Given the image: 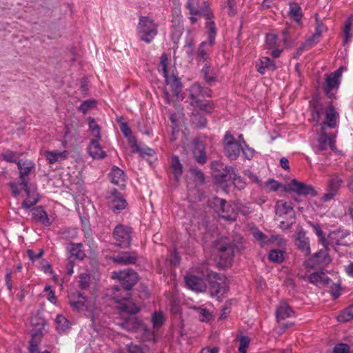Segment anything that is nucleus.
Returning <instances> with one entry per match:
<instances>
[{"instance_id":"f257e3e1","label":"nucleus","mask_w":353,"mask_h":353,"mask_svg":"<svg viewBox=\"0 0 353 353\" xmlns=\"http://www.w3.org/2000/svg\"><path fill=\"white\" fill-rule=\"evenodd\" d=\"M119 317L117 324L128 332H136L141 325V321L134 316L140 310L133 301H125L117 305Z\"/></svg>"},{"instance_id":"f03ea898","label":"nucleus","mask_w":353,"mask_h":353,"mask_svg":"<svg viewBox=\"0 0 353 353\" xmlns=\"http://www.w3.org/2000/svg\"><path fill=\"white\" fill-rule=\"evenodd\" d=\"M214 249L219 258V265L221 268L229 267L232 265L234 254L237 250V245L226 237H222L214 243Z\"/></svg>"},{"instance_id":"7ed1b4c3","label":"nucleus","mask_w":353,"mask_h":353,"mask_svg":"<svg viewBox=\"0 0 353 353\" xmlns=\"http://www.w3.org/2000/svg\"><path fill=\"white\" fill-rule=\"evenodd\" d=\"M158 24L148 16H141L137 25V34L139 39L150 43L158 34Z\"/></svg>"},{"instance_id":"20e7f679","label":"nucleus","mask_w":353,"mask_h":353,"mask_svg":"<svg viewBox=\"0 0 353 353\" xmlns=\"http://www.w3.org/2000/svg\"><path fill=\"white\" fill-rule=\"evenodd\" d=\"M205 280L208 283V290L212 296L219 298L227 290L225 278L214 272H209Z\"/></svg>"},{"instance_id":"39448f33","label":"nucleus","mask_w":353,"mask_h":353,"mask_svg":"<svg viewBox=\"0 0 353 353\" xmlns=\"http://www.w3.org/2000/svg\"><path fill=\"white\" fill-rule=\"evenodd\" d=\"M112 278L119 281V283L116 285L125 289H132L139 280L137 273L131 268L113 272Z\"/></svg>"},{"instance_id":"423d86ee","label":"nucleus","mask_w":353,"mask_h":353,"mask_svg":"<svg viewBox=\"0 0 353 353\" xmlns=\"http://www.w3.org/2000/svg\"><path fill=\"white\" fill-rule=\"evenodd\" d=\"M343 69V67H340L334 72L326 75L323 89L326 97L329 99L334 97V91H336L339 88Z\"/></svg>"},{"instance_id":"0eeeda50","label":"nucleus","mask_w":353,"mask_h":353,"mask_svg":"<svg viewBox=\"0 0 353 353\" xmlns=\"http://www.w3.org/2000/svg\"><path fill=\"white\" fill-rule=\"evenodd\" d=\"M350 236V232L347 230L338 229L332 231L328 235L327 245L332 247L335 250L339 245L348 246L351 244Z\"/></svg>"},{"instance_id":"6e6552de","label":"nucleus","mask_w":353,"mask_h":353,"mask_svg":"<svg viewBox=\"0 0 353 353\" xmlns=\"http://www.w3.org/2000/svg\"><path fill=\"white\" fill-rule=\"evenodd\" d=\"M284 191L288 193L295 192L303 196H315L317 195V192L312 185L299 181L296 179H292L290 183L285 185Z\"/></svg>"},{"instance_id":"1a4fd4ad","label":"nucleus","mask_w":353,"mask_h":353,"mask_svg":"<svg viewBox=\"0 0 353 353\" xmlns=\"http://www.w3.org/2000/svg\"><path fill=\"white\" fill-rule=\"evenodd\" d=\"M325 249L316 252L312 257L304 262L306 268H316L327 266L331 262V258L327 252V245H325Z\"/></svg>"},{"instance_id":"9d476101","label":"nucleus","mask_w":353,"mask_h":353,"mask_svg":"<svg viewBox=\"0 0 353 353\" xmlns=\"http://www.w3.org/2000/svg\"><path fill=\"white\" fill-rule=\"evenodd\" d=\"M336 135L332 134L330 136L327 135L325 131H322L317 134V145L316 147V152H323L327 150L330 147L333 152H336Z\"/></svg>"},{"instance_id":"9b49d317","label":"nucleus","mask_w":353,"mask_h":353,"mask_svg":"<svg viewBox=\"0 0 353 353\" xmlns=\"http://www.w3.org/2000/svg\"><path fill=\"white\" fill-rule=\"evenodd\" d=\"M130 228L123 225H118L113 232L114 239L117 242V245L121 248H127L130 245L131 236Z\"/></svg>"},{"instance_id":"f8f14e48","label":"nucleus","mask_w":353,"mask_h":353,"mask_svg":"<svg viewBox=\"0 0 353 353\" xmlns=\"http://www.w3.org/2000/svg\"><path fill=\"white\" fill-rule=\"evenodd\" d=\"M211 205L219 216L228 221L233 219L230 214L232 210V206L225 199L214 197L211 202Z\"/></svg>"},{"instance_id":"ddd939ff","label":"nucleus","mask_w":353,"mask_h":353,"mask_svg":"<svg viewBox=\"0 0 353 353\" xmlns=\"http://www.w3.org/2000/svg\"><path fill=\"white\" fill-rule=\"evenodd\" d=\"M212 90L206 86L202 85L201 83L194 82L189 88V98L191 102H195L196 100H201L199 97L210 98L212 97Z\"/></svg>"},{"instance_id":"4468645a","label":"nucleus","mask_w":353,"mask_h":353,"mask_svg":"<svg viewBox=\"0 0 353 353\" xmlns=\"http://www.w3.org/2000/svg\"><path fill=\"white\" fill-rule=\"evenodd\" d=\"M109 206L114 213L119 212L121 210H124L127 206L125 199H123L121 192L116 189H114L111 192V195L109 196Z\"/></svg>"},{"instance_id":"2eb2a0df","label":"nucleus","mask_w":353,"mask_h":353,"mask_svg":"<svg viewBox=\"0 0 353 353\" xmlns=\"http://www.w3.org/2000/svg\"><path fill=\"white\" fill-rule=\"evenodd\" d=\"M114 263L119 265H132L135 264L138 259V254L136 252H121L118 254L112 256Z\"/></svg>"},{"instance_id":"dca6fc26","label":"nucleus","mask_w":353,"mask_h":353,"mask_svg":"<svg viewBox=\"0 0 353 353\" xmlns=\"http://www.w3.org/2000/svg\"><path fill=\"white\" fill-rule=\"evenodd\" d=\"M339 114L335 110L334 107L330 103L325 110V118L321 123V130L325 131L327 128H334L336 126V121Z\"/></svg>"},{"instance_id":"f3484780","label":"nucleus","mask_w":353,"mask_h":353,"mask_svg":"<svg viewBox=\"0 0 353 353\" xmlns=\"http://www.w3.org/2000/svg\"><path fill=\"white\" fill-rule=\"evenodd\" d=\"M343 181L339 176H333L328 182V188L327 192L323 196L324 202L332 199L337 194L338 190L341 186Z\"/></svg>"},{"instance_id":"a211bd4d","label":"nucleus","mask_w":353,"mask_h":353,"mask_svg":"<svg viewBox=\"0 0 353 353\" xmlns=\"http://www.w3.org/2000/svg\"><path fill=\"white\" fill-rule=\"evenodd\" d=\"M132 289H125V288L114 285L112 288V299L120 305L125 301H132L130 299Z\"/></svg>"},{"instance_id":"6ab92c4d","label":"nucleus","mask_w":353,"mask_h":353,"mask_svg":"<svg viewBox=\"0 0 353 353\" xmlns=\"http://www.w3.org/2000/svg\"><path fill=\"white\" fill-rule=\"evenodd\" d=\"M82 248V243H70L66 247V250L70 254L68 260L71 262H74L77 259L83 260L85 257V253Z\"/></svg>"},{"instance_id":"aec40b11","label":"nucleus","mask_w":353,"mask_h":353,"mask_svg":"<svg viewBox=\"0 0 353 353\" xmlns=\"http://www.w3.org/2000/svg\"><path fill=\"white\" fill-rule=\"evenodd\" d=\"M185 282L188 288L194 291L204 292L207 288L202 279L192 274L186 275Z\"/></svg>"},{"instance_id":"412c9836","label":"nucleus","mask_w":353,"mask_h":353,"mask_svg":"<svg viewBox=\"0 0 353 353\" xmlns=\"http://www.w3.org/2000/svg\"><path fill=\"white\" fill-rule=\"evenodd\" d=\"M32 218L37 222L41 223L44 226H50L52 223L50 221L47 212L42 205L33 208L31 210Z\"/></svg>"},{"instance_id":"4be33fe9","label":"nucleus","mask_w":353,"mask_h":353,"mask_svg":"<svg viewBox=\"0 0 353 353\" xmlns=\"http://www.w3.org/2000/svg\"><path fill=\"white\" fill-rule=\"evenodd\" d=\"M193 145L194 148L192 153L196 161L201 165L205 164L206 163L207 158L205 146L203 142L199 139H195L193 141Z\"/></svg>"},{"instance_id":"5701e85b","label":"nucleus","mask_w":353,"mask_h":353,"mask_svg":"<svg viewBox=\"0 0 353 353\" xmlns=\"http://www.w3.org/2000/svg\"><path fill=\"white\" fill-rule=\"evenodd\" d=\"M206 20V28H207V34L208 39V45L212 46L214 43V39L216 35V28L215 26V23L212 20L213 17V14L212 13L206 11L205 13H203Z\"/></svg>"},{"instance_id":"b1692460","label":"nucleus","mask_w":353,"mask_h":353,"mask_svg":"<svg viewBox=\"0 0 353 353\" xmlns=\"http://www.w3.org/2000/svg\"><path fill=\"white\" fill-rule=\"evenodd\" d=\"M253 236L256 241H259L261 247L273 244L275 241H278L281 244L283 241L279 236L272 235L269 237L259 230L253 232Z\"/></svg>"},{"instance_id":"393cba45","label":"nucleus","mask_w":353,"mask_h":353,"mask_svg":"<svg viewBox=\"0 0 353 353\" xmlns=\"http://www.w3.org/2000/svg\"><path fill=\"white\" fill-rule=\"evenodd\" d=\"M88 150L90 156L93 159H102L106 157V152L101 149L97 139L90 141Z\"/></svg>"},{"instance_id":"a878e982","label":"nucleus","mask_w":353,"mask_h":353,"mask_svg":"<svg viewBox=\"0 0 353 353\" xmlns=\"http://www.w3.org/2000/svg\"><path fill=\"white\" fill-rule=\"evenodd\" d=\"M293 208L294 206L291 201H287L283 200L277 201L275 205L276 213L279 216H282L285 214L291 213V216H294Z\"/></svg>"},{"instance_id":"bb28decb","label":"nucleus","mask_w":353,"mask_h":353,"mask_svg":"<svg viewBox=\"0 0 353 353\" xmlns=\"http://www.w3.org/2000/svg\"><path fill=\"white\" fill-rule=\"evenodd\" d=\"M111 182L120 187L125 186V173L117 166H113L109 174Z\"/></svg>"},{"instance_id":"cd10ccee","label":"nucleus","mask_w":353,"mask_h":353,"mask_svg":"<svg viewBox=\"0 0 353 353\" xmlns=\"http://www.w3.org/2000/svg\"><path fill=\"white\" fill-rule=\"evenodd\" d=\"M42 337L43 332L41 328L32 333V339L30 341L28 348L29 353H40L39 350V345Z\"/></svg>"},{"instance_id":"c85d7f7f","label":"nucleus","mask_w":353,"mask_h":353,"mask_svg":"<svg viewBox=\"0 0 353 353\" xmlns=\"http://www.w3.org/2000/svg\"><path fill=\"white\" fill-rule=\"evenodd\" d=\"M330 281L327 275L322 271L313 272L308 277V281L316 286L327 284Z\"/></svg>"},{"instance_id":"c756f323","label":"nucleus","mask_w":353,"mask_h":353,"mask_svg":"<svg viewBox=\"0 0 353 353\" xmlns=\"http://www.w3.org/2000/svg\"><path fill=\"white\" fill-rule=\"evenodd\" d=\"M223 148L226 157L232 161L236 160L243 150L241 145L238 142L230 144V145L224 146Z\"/></svg>"},{"instance_id":"7c9ffc66","label":"nucleus","mask_w":353,"mask_h":353,"mask_svg":"<svg viewBox=\"0 0 353 353\" xmlns=\"http://www.w3.org/2000/svg\"><path fill=\"white\" fill-rule=\"evenodd\" d=\"M68 152L63 150L59 152L58 150L46 151L45 157L48 161V163L53 164L58 161L63 160L68 158Z\"/></svg>"},{"instance_id":"2f4dec72","label":"nucleus","mask_w":353,"mask_h":353,"mask_svg":"<svg viewBox=\"0 0 353 353\" xmlns=\"http://www.w3.org/2000/svg\"><path fill=\"white\" fill-rule=\"evenodd\" d=\"M296 245L298 248L304 253L305 255H309L310 254V247L309 245V240L305 236V233L299 232L297 234L296 239Z\"/></svg>"},{"instance_id":"473e14b6","label":"nucleus","mask_w":353,"mask_h":353,"mask_svg":"<svg viewBox=\"0 0 353 353\" xmlns=\"http://www.w3.org/2000/svg\"><path fill=\"white\" fill-rule=\"evenodd\" d=\"M86 302V298L81 292L72 294L69 298L70 305L77 310H83Z\"/></svg>"},{"instance_id":"72a5a7b5","label":"nucleus","mask_w":353,"mask_h":353,"mask_svg":"<svg viewBox=\"0 0 353 353\" xmlns=\"http://www.w3.org/2000/svg\"><path fill=\"white\" fill-rule=\"evenodd\" d=\"M293 314V310L286 303H281L276 311V316L278 321L290 318L292 316Z\"/></svg>"},{"instance_id":"f704fd0d","label":"nucleus","mask_w":353,"mask_h":353,"mask_svg":"<svg viewBox=\"0 0 353 353\" xmlns=\"http://www.w3.org/2000/svg\"><path fill=\"white\" fill-rule=\"evenodd\" d=\"M256 66L257 71L261 74H265V69L274 70L276 68L274 61L267 57L261 58L259 62L256 63Z\"/></svg>"},{"instance_id":"c9c22d12","label":"nucleus","mask_w":353,"mask_h":353,"mask_svg":"<svg viewBox=\"0 0 353 353\" xmlns=\"http://www.w3.org/2000/svg\"><path fill=\"white\" fill-rule=\"evenodd\" d=\"M201 73L205 82L208 85H212L213 83L217 81V77L215 72L210 69V65L206 63L201 69Z\"/></svg>"},{"instance_id":"e433bc0d","label":"nucleus","mask_w":353,"mask_h":353,"mask_svg":"<svg viewBox=\"0 0 353 353\" xmlns=\"http://www.w3.org/2000/svg\"><path fill=\"white\" fill-rule=\"evenodd\" d=\"M192 105L197 107L200 110L211 114L214 110V104L210 100H196L190 103Z\"/></svg>"},{"instance_id":"4c0bfd02","label":"nucleus","mask_w":353,"mask_h":353,"mask_svg":"<svg viewBox=\"0 0 353 353\" xmlns=\"http://www.w3.org/2000/svg\"><path fill=\"white\" fill-rule=\"evenodd\" d=\"M353 14H351L345 21L343 28V44H347L353 37Z\"/></svg>"},{"instance_id":"58836bf2","label":"nucleus","mask_w":353,"mask_h":353,"mask_svg":"<svg viewBox=\"0 0 353 353\" xmlns=\"http://www.w3.org/2000/svg\"><path fill=\"white\" fill-rule=\"evenodd\" d=\"M171 169L172 170L175 181H179L180 176L183 174V165L176 155L172 157Z\"/></svg>"},{"instance_id":"ea45409f","label":"nucleus","mask_w":353,"mask_h":353,"mask_svg":"<svg viewBox=\"0 0 353 353\" xmlns=\"http://www.w3.org/2000/svg\"><path fill=\"white\" fill-rule=\"evenodd\" d=\"M17 165L19 170L21 181L25 179L24 177L28 175L34 168V164L32 161H24L21 163V161H17Z\"/></svg>"},{"instance_id":"a19ab883","label":"nucleus","mask_w":353,"mask_h":353,"mask_svg":"<svg viewBox=\"0 0 353 353\" xmlns=\"http://www.w3.org/2000/svg\"><path fill=\"white\" fill-rule=\"evenodd\" d=\"M290 10L289 15L291 18H292L295 21L299 22L303 17L302 10L301 6H299L296 3L290 2Z\"/></svg>"},{"instance_id":"79ce46f5","label":"nucleus","mask_w":353,"mask_h":353,"mask_svg":"<svg viewBox=\"0 0 353 353\" xmlns=\"http://www.w3.org/2000/svg\"><path fill=\"white\" fill-rule=\"evenodd\" d=\"M56 328L59 333L65 332L69 328V321L62 314H58L56 320Z\"/></svg>"},{"instance_id":"37998d69","label":"nucleus","mask_w":353,"mask_h":353,"mask_svg":"<svg viewBox=\"0 0 353 353\" xmlns=\"http://www.w3.org/2000/svg\"><path fill=\"white\" fill-rule=\"evenodd\" d=\"M237 174L236 173L234 168L232 166H225L223 171L220 174L221 182H227L232 181Z\"/></svg>"},{"instance_id":"c03bdc74","label":"nucleus","mask_w":353,"mask_h":353,"mask_svg":"<svg viewBox=\"0 0 353 353\" xmlns=\"http://www.w3.org/2000/svg\"><path fill=\"white\" fill-rule=\"evenodd\" d=\"M192 121L199 128H203L205 127L207 124V119L203 114L199 112L193 113Z\"/></svg>"},{"instance_id":"a18cd8bd","label":"nucleus","mask_w":353,"mask_h":353,"mask_svg":"<svg viewBox=\"0 0 353 353\" xmlns=\"http://www.w3.org/2000/svg\"><path fill=\"white\" fill-rule=\"evenodd\" d=\"M268 259L274 263H281L284 259L283 252L280 249L271 250L268 254Z\"/></svg>"},{"instance_id":"49530a36","label":"nucleus","mask_w":353,"mask_h":353,"mask_svg":"<svg viewBox=\"0 0 353 353\" xmlns=\"http://www.w3.org/2000/svg\"><path fill=\"white\" fill-rule=\"evenodd\" d=\"M353 319V305H350L342 311L337 316L339 322H347Z\"/></svg>"},{"instance_id":"de8ad7c7","label":"nucleus","mask_w":353,"mask_h":353,"mask_svg":"<svg viewBox=\"0 0 353 353\" xmlns=\"http://www.w3.org/2000/svg\"><path fill=\"white\" fill-rule=\"evenodd\" d=\"M208 45V42L203 41L200 43L198 51L197 56L200 61H203V62H208V59H209V50L205 48V46Z\"/></svg>"},{"instance_id":"09e8293b","label":"nucleus","mask_w":353,"mask_h":353,"mask_svg":"<svg viewBox=\"0 0 353 353\" xmlns=\"http://www.w3.org/2000/svg\"><path fill=\"white\" fill-rule=\"evenodd\" d=\"M152 321L155 328H159L165 322V317L161 312H154L152 315Z\"/></svg>"},{"instance_id":"8fccbe9b","label":"nucleus","mask_w":353,"mask_h":353,"mask_svg":"<svg viewBox=\"0 0 353 353\" xmlns=\"http://www.w3.org/2000/svg\"><path fill=\"white\" fill-rule=\"evenodd\" d=\"M171 90L176 97H179L181 92L182 85L180 79L176 76L172 77V82L170 83Z\"/></svg>"},{"instance_id":"3c124183","label":"nucleus","mask_w":353,"mask_h":353,"mask_svg":"<svg viewBox=\"0 0 353 353\" xmlns=\"http://www.w3.org/2000/svg\"><path fill=\"white\" fill-rule=\"evenodd\" d=\"M96 106V101L94 100H85L81 103L78 109L83 113H86L90 109Z\"/></svg>"},{"instance_id":"603ef678","label":"nucleus","mask_w":353,"mask_h":353,"mask_svg":"<svg viewBox=\"0 0 353 353\" xmlns=\"http://www.w3.org/2000/svg\"><path fill=\"white\" fill-rule=\"evenodd\" d=\"M89 128L97 139H101L100 128L94 119L89 118Z\"/></svg>"},{"instance_id":"864d4df0","label":"nucleus","mask_w":353,"mask_h":353,"mask_svg":"<svg viewBox=\"0 0 353 353\" xmlns=\"http://www.w3.org/2000/svg\"><path fill=\"white\" fill-rule=\"evenodd\" d=\"M240 344L239 347L238 353H246V349L248 347L250 339L247 336H241L240 337Z\"/></svg>"},{"instance_id":"5fc2aeb1","label":"nucleus","mask_w":353,"mask_h":353,"mask_svg":"<svg viewBox=\"0 0 353 353\" xmlns=\"http://www.w3.org/2000/svg\"><path fill=\"white\" fill-rule=\"evenodd\" d=\"M134 147L136 151L139 152L141 156L146 155L148 157H152L154 154V150L148 147H141L137 143L134 145Z\"/></svg>"},{"instance_id":"6e6d98bb","label":"nucleus","mask_w":353,"mask_h":353,"mask_svg":"<svg viewBox=\"0 0 353 353\" xmlns=\"http://www.w3.org/2000/svg\"><path fill=\"white\" fill-rule=\"evenodd\" d=\"M20 185L23 186V189L27 194V199L30 200H33L34 197L39 196L38 194H34V192H31L30 187L28 185V183L26 179H23L21 182H20Z\"/></svg>"},{"instance_id":"4d7b16f0","label":"nucleus","mask_w":353,"mask_h":353,"mask_svg":"<svg viewBox=\"0 0 353 353\" xmlns=\"http://www.w3.org/2000/svg\"><path fill=\"white\" fill-rule=\"evenodd\" d=\"M90 276L87 274H82L80 275L79 285L83 290H86L90 286Z\"/></svg>"},{"instance_id":"13d9d810","label":"nucleus","mask_w":353,"mask_h":353,"mask_svg":"<svg viewBox=\"0 0 353 353\" xmlns=\"http://www.w3.org/2000/svg\"><path fill=\"white\" fill-rule=\"evenodd\" d=\"M199 319L201 321H209L212 318V314L206 308H198Z\"/></svg>"},{"instance_id":"bf43d9fd","label":"nucleus","mask_w":353,"mask_h":353,"mask_svg":"<svg viewBox=\"0 0 353 353\" xmlns=\"http://www.w3.org/2000/svg\"><path fill=\"white\" fill-rule=\"evenodd\" d=\"M17 154V152L11 151V150H7L5 152L1 154V157L3 159V160L10 162V163H17V159H15V156Z\"/></svg>"},{"instance_id":"052dcab7","label":"nucleus","mask_w":353,"mask_h":353,"mask_svg":"<svg viewBox=\"0 0 353 353\" xmlns=\"http://www.w3.org/2000/svg\"><path fill=\"white\" fill-rule=\"evenodd\" d=\"M277 40V35L274 34H267L265 37V44L269 48H272L276 45Z\"/></svg>"},{"instance_id":"680f3d73","label":"nucleus","mask_w":353,"mask_h":353,"mask_svg":"<svg viewBox=\"0 0 353 353\" xmlns=\"http://www.w3.org/2000/svg\"><path fill=\"white\" fill-rule=\"evenodd\" d=\"M236 210L241 213V214L244 216L248 215L252 210L250 209L249 207L241 203H236L234 204Z\"/></svg>"},{"instance_id":"e2e57ef3","label":"nucleus","mask_w":353,"mask_h":353,"mask_svg":"<svg viewBox=\"0 0 353 353\" xmlns=\"http://www.w3.org/2000/svg\"><path fill=\"white\" fill-rule=\"evenodd\" d=\"M312 226L314 228L315 234L320 238V241H322L324 245H326L325 236L321 226L317 223H312Z\"/></svg>"},{"instance_id":"0e129e2a","label":"nucleus","mask_w":353,"mask_h":353,"mask_svg":"<svg viewBox=\"0 0 353 353\" xmlns=\"http://www.w3.org/2000/svg\"><path fill=\"white\" fill-rule=\"evenodd\" d=\"M39 196L34 197L33 200L26 199L22 203V208L24 209H30L35 204H37L39 202Z\"/></svg>"},{"instance_id":"69168bd1","label":"nucleus","mask_w":353,"mask_h":353,"mask_svg":"<svg viewBox=\"0 0 353 353\" xmlns=\"http://www.w3.org/2000/svg\"><path fill=\"white\" fill-rule=\"evenodd\" d=\"M245 146L246 148H243V150L241 151L243 155L246 159H251L254 154V150L248 146L245 141H243Z\"/></svg>"},{"instance_id":"338daca9","label":"nucleus","mask_w":353,"mask_h":353,"mask_svg":"<svg viewBox=\"0 0 353 353\" xmlns=\"http://www.w3.org/2000/svg\"><path fill=\"white\" fill-rule=\"evenodd\" d=\"M333 353H350V347L347 344L340 343L334 347Z\"/></svg>"},{"instance_id":"774afa93","label":"nucleus","mask_w":353,"mask_h":353,"mask_svg":"<svg viewBox=\"0 0 353 353\" xmlns=\"http://www.w3.org/2000/svg\"><path fill=\"white\" fill-rule=\"evenodd\" d=\"M232 181L237 189L243 190L245 188V183L241 176L236 175Z\"/></svg>"}]
</instances>
